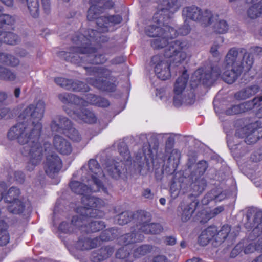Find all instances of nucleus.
Wrapping results in <instances>:
<instances>
[{"instance_id": "obj_1", "label": "nucleus", "mask_w": 262, "mask_h": 262, "mask_svg": "<svg viewBox=\"0 0 262 262\" xmlns=\"http://www.w3.org/2000/svg\"><path fill=\"white\" fill-rule=\"evenodd\" d=\"M45 103L38 101L36 105H30L19 115L20 120H26L18 123L8 133L10 140H17L18 143L26 145L21 150V154L29 158L26 168L32 171L39 164L43 158V151L47 153L45 166L46 173L50 178H54L62 167L59 157L55 153H50L51 145L43 144L44 149L40 141L42 124L40 122L43 116Z\"/></svg>"}, {"instance_id": "obj_2", "label": "nucleus", "mask_w": 262, "mask_h": 262, "mask_svg": "<svg viewBox=\"0 0 262 262\" xmlns=\"http://www.w3.org/2000/svg\"><path fill=\"white\" fill-rule=\"evenodd\" d=\"M122 20L119 15L104 16L98 19V31L89 29L83 33H77L73 38L72 41L76 46L70 48L69 52L61 51L59 56L68 61L74 64L89 63L103 64L107 59L105 55L97 52L96 43L105 42L107 39L99 32H106L108 26L120 23Z\"/></svg>"}, {"instance_id": "obj_3", "label": "nucleus", "mask_w": 262, "mask_h": 262, "mask_svg": "<svg viewBox=\"0 0 262 262\" xmlns=\"http://www.w3.org/2000/svg\"><path fill=\"white\" fill-rule=\"evenodd\" d=\"M254 62L251 54L245 53L242 58L239 56L238 50L235 47L230 48L225 56L222 69L218 66L208 69L197 70L192 78L203 84L209 85L222 74L224 81L229 84L234 83L243 71H249Z\"/></svg>"}, {"instance_id": "obj_4", "label": "nucleus", "mask_w": 262, "mask_h": 262, "mask_svg": "<svg viewBox=\"0 0 262 262\" xmlns=\"http://www.w3.org/2000/svg\"><path fill=\"white\" fill-rule=\"evenodd\" d=\"M163 30L152 40L151 45L154 49H162L167 47L165 50L164 56L170 58L177 66L181 64L187 57L185 50L189 48L186 40H176L169 42V40L177 36V32L173 28L168 25L163 26Z\"/></svg>"}, {"instance_id": "obj_5", "label": "nucleus", "mask_w": 262, "mask_h": 262, "mask_svg": "<svg viewBox=\"0 0 262 262\" xmlns=\"http://www.w3.org/2000/svg\"><path fill=\"white\" fill-rule=\"evenodd\" d=\"M139 215L140 222L137 223V229L132 230L131 233L126 234L124 237L125 243L140 242L144 238L143 233L147 234H159L163 230V226L159 223H150L151 214H133Z\"/></svg>"}, {"instance_id": "obj_6", "label": "nucleus", "mask_w": 262, "mask_h": 262, "mask_svg": "<svg viewBox=\"0 0 262 262\" xmlns=\"http://www.w3.org/2000/svg\"><path fill=\"white\" fill-rule=\"evenodd\" d=\"M88 75L95 76L97 78H88L86 82L92 86L102 91L112 92L115 89V84L107 81L110 79L111 72L103 67H83Z\"/></svg>"}, {"instance_id": "obj_7", "label": "nucleus", "mask_w": 262, "mask_h": 262, "mask_svg": "<svg viewBox=\"0 0 262 262\" xmlns=\"http://www.w3.org/2000/svg\"><path fill=\"white\" fill-rule=\"evenodd\" d=\"M182 15L185 22L189 20L199 23L204 27L209 25L212 18V12L208 10H202L200 7L192 5L183 8Z\"/></svg>"}, {"instance_id": "obj_8", "label": "nucleus", "mask_w": 262, "mask_h": 262, "mask_svg": "<svg viewBox=\"0 0 262 262\" xmlns=\"http://www.w3.org/2000/svg\"><path fill=\"white\" fill-rule=\"evenodd\" d=\"M89 214H78L72 217L75 225H78L81 233H95L99 232L105 228L104 222L101 221H93ZM90 215L91 214H90Z\"/></svg>"}, {"instance_id": "obj_9", "label": "nucleus", "mask_w": 262, "mask_h": 262, "mask_svg": "<svg viewBox=\"0 0 262 262\" xmlns=\"http://www.w3.org/2000/svg\"><path fill=\"white\" fill-rule=\"evenodd\" d=\"M208 168L205 161H201L191 167L190 178L192 183L191 187L195 195H198L204 190L206 186V180L202 177Z\"/></svg>"}, {"instance_id": "obj_10", "label": "nucleus", "mask_w": 262, "mask_h": 262, "mask_svg": "<svg viewBox=\"0 0 262 262\" xmlns=\"http://www.w3.org/2000/svg\"><path fill=\"white\" fill-rule=\"evenodd\" d=\"M89 186L77 181H71L69 186L71 190L75 193L85 195L86 193L103 191L107 193V189L104 186L101 181L97 180L92 176V180L87 179Z\"/></svg>"}, {"instance_id": "obj_11", "label": "nucleus", "mask_w": 262, "mask_h": 262, "mask_svg": "<svg viewBox=\"0 0 262 262\" xmlns=\"http://www.w3.org/2000/svg\"><path fill=\"white\" fill-rule=\"evenodd\" d=\"M20 190L15 187H11L4 196V201L7 204L8 211L10 213H22L26 206L29 207V202H24L19 199Z\"/></svg>"}, {"instance_id": "obj_12", "label": "nucleus", "mask_w": 262, "mask_h": 262, "mask_svg": "<svg viewBox=\"0 0 262 262\" xmlns=\"http://www.w3.org/2000/svg\"><path fill=\"white\" fill-rule=\"evenodd\" d=\"M188 80V76L185 73H183L182 75L178 77L174 85V93L176 96L173 98V103L176 105H180L182 101L191 104L193 103L195 99V95L193 91L191 89L188 93V96L184 94L182 97L181 100H178L177 97L181 95L186 88V84Z\"/></svg>"}, {"instance_id": "obj_13", "label": "nucleus", "mask_w": 262, "mask_h": 262, "mask_svg": "<svg viewBox=\"0 0 262 262\" xmlns=\"http://www.w3.org/2000/svg\"><path fill=\"white\" fill-rule=\"evenodd\" d=\"M241 231V227L239 225L235 226L231 229V226L228 224L223 225L220 230L216 227V231L213 241L211 243L214 247H217L222 245L227 239L233 242L238 236Z\"/></svg>"}, {"instance_id": "obj_14", "label": "nucleus", "mask_w": 262, "mask_h": 262, "mask_svg": "<svg viewBox=\"0 0 262 262\" xmlns=\"http://www.w3.org/2000/svg\"><path fill=\"white\" fill-rule=\"evenodd\" d=\"M169 61L171 64H169L168 61H166L162 56L156 55L154 56L151 59V63L155 66V72L157 77L162 80H165L168 79L171 76V73L170 71V66L173 64V66H176L175 63L172 61ZM180 64H178V66Z\"/></svg>"}, {"instance_id": "obj_15", "label": "nucleus", "mask_w": 262, "mask_h": 262, "mask_svg": "<svg viewBox=\"0 0 262 262\" xmlns=\"http://www.w3.org/2000/svg\"><path fill=\"white\" fill-rule=\"evenodd\" d=\"M162 5L164 7L155 14V20L162 21L163 19L169 20L171 15L179 8L178 0H162Z\"/></svg>"}, {"instance_id": "obj_16", "label": "nucleus", "mask_w": 262, "mask_h": 262, "mask_svg": "<svg viewBox=\"0 0 262 262\" xmlns=\"http://www.w3.org/2000/svg\"><path fill=\"white\" fill-rule=\"evenodd\" d=\"M92 193H86L81 198V206H77L74 211L77 213H83L89 209L99 208L104 205V201L99 198L92 195Z\"/></svg>"}, {"instance_id": "obj_17", "label": "nucleus", "mask_w": 262, "mask_h": 262, "mask_svg": "<svg viewBox=\"0 0 262 262\" xmlns=\"http://www.w3.org/2000/svg\"><path fill=\"white\" fill-rule=\"evenodd\" d=\"M260 127L254 128L251 125L238 129L235 133V136L241 138H245V142L248 144L255 143L259 139L262 138L260 136Z\"/></svg>"}, {"instance_id": "obj_18", "label": "nucleus", "mask_w": 262, "mask_h": 262, "mask_svg": "<svg viewBox=\"0 0 262 262\" xmlns=\"http://www.w3.org/2000/svg\"><path fill=\"white\" fill-rule=\"evenodd\" d=\"M151 143L144 145L143 146V153H138L136 156L135 163L139 166L141 171L145 162H147V157H150L152 154L151 147L153 149L156 150L158 147L159 143L155 137H151Z\"/></svg>"}, {"instance_id": "obj_19", "label": "nucleus", "mask_w": 262, "mask_h": 262, "mask_svg": "<svg viewBox=\"0 0 262 262\" xmlns=\"http://www.w3.org/2000/svg\"><path fill=\"white\" fill-rule=\"evenodd\" d=\"M253 214H246L248 222L245 223V227L249 230L252 229L250 233V237H258L262 233V214H254L253 223H249Z\"/></svg>"}, {"instance_id": "obj_20", "label": "nucleus", "mask_w": 262, "mask_h": 262, "mask_svg": "<svg viewBox=\"0 0 262 262\" xmlns=\"http://www.w3.org/2000/svg\"><path fill=\"white\" fill-rule=\"evenodd\" d=\"M72 127L71 121L65 117L57 116L51 123L53 132L66 133Z\"/></svg>"}, {"instance_id": "obj_21", "label": "nucleus", "mask_w": 262, "mask_h": 262, "mask_svg": "<svg viewBox=\"0 0 262 262\" xmlns=\"http://www.w3.org/2000/svg\"><path fill=\"white\" fill-rule=\"evenodd\" d=\"M67 113L74 119L85 123H93L96 122V118L93 113L90 111L82 108L80 111H70Z\"/></svg>"}, {"instance_id": "obj_22", "label": "nucleus", "mask_w": 262, "mask_h": 262, "mask_svg": "<svg viewBox=\"0 0 262 262\" xmlns=\"http://www.w3.org/2000/svg\"><path fill=\"white\" fill-rule=\"evenodd\" d=\"M53 143L56 150L60 154L68 155L72 151V147L71 143L62 136L55 135L54 137Z\"/></svg>"}, {"instance_id": "obj_23", "label": "nucleus", "mask_w": 262, "mask_h": 262, "mask_svg": "<svg viewBox=\"0 0 262 262\" xmlns=\"http://www.w3.org/2000/svg\"><path fill=\"white\" fill-rule=\"evenodd\" d=\"M114 248L107 246L93 251L91 255V260L93 262H101L109 258L114 253Z\"/></svg>"}, {"instance_id": "obj_24", "label": "nucleus", "mask_w": 262, "mask_h": 262, "mask_svg": "<svg viewBox=\"0 0 262 262\" xmlns=\"http://www.w3.org/2000/svg\"><path fill=\"white\" fill-rule=\"evenodd\" d=\"M98 245V237L91 238L83 235L79 237L75 244L76 248L81 251L89 250L96 248Z\"/></svg>"}, {"instance_id": "obj_25", "label": "nucleus", "mask_w": 262, "mask_h": 262, "mask_svg": "<svg viewBox=\"0 0 262 262\" xmlns=\"http://www.w3.org/2000/svg\"><path fill=\"white\" fill-rule=\"evenodd\" d=\"M155 16H154L152 23L155 24H151L147 26L145 28V33L151 37H156L158 35H159V34L163 31V26L167 25L166 24L168 23V20L163 19L161 21H157L155 20Z\"/></svg>"}, {"instance_id": "obj_26", "label": "nucleus", "mask_w": 262, "mask_h": 262, "mask_svg": "<svg viewBox=\"0 0 262 262\" xmlns=\"http://www.w3.org/2000/svg\"><path fill=\"white\" fill-rule=\"evenodd\" d=\"M215 231V226H209L203 230L198 237L199 245L205 246L211 241L212 242L214 238Z\"/></svg>"}, {"instance_id": "obj_27", "label": "nucleus", "mask_w": 262, "mask_h": 262, "mask_svg": "<svg viewBox=\"0 0 262 262\" xmlns=\"http://www.w3.org/2000/svg\"><path fill=\"white\" fill-rule=\"evenodd\" d=\"M3 25L0 27V46L2 43H5L11 45H15L19 41V38L15 34L6 31L5 26Z\"/></svg>"}, {"instance_id": "obj_28", "label": "nucleus", "mask_w": 262, "mask_h": 262, "mask_svg": "<svg viewBox=\"0 0 262 262\" xmlns=\"http://www.w3.org/2000/svg\"><path fill=\"white\" fill-rule=\"evenodd\" d=\"M259 91V87L258 85H249L236 93L234 97L237 100H245L255 95Z\"/></svg>"}, {"instance_id": "obj_29", "label": "nucleus", "mask_w": 262, "mask_h": 262, "mask_svg": "<svg viewBox=\"0 0 262 262\" xmlns=\"http://www.w3.org/2000/svg\"><path fill=\"white\" fill-rule=\"evenodd\" d=\"M212 18H211L209 25L215 21L213 25L214 31L219 34H225L227 32L229 29V25L227 21L224 19L219 18L217 14H213L212 13Z\"/></svg>"}, {"instance_id": "obj_30", "label": "nucleus", "mask_w": 262, "mask_h": 262, "mask_svg": "<svg viewBox=\"0 0 262 262\" xmlns=\"http://www.w3.org/2000/svg\"><path fill=\"white\" fill-rule=\"evenodd\" d=\"M105 169L108 174L114 179L119 178L125 171L123 163L117 162H113L111 164H107Z\"/></svg>"}, {"instance_id": "obj_31", "label": "nucleus", "mask_w": 262, "mask_h": 262, "mask_svg": "<svg viewBox=\"0 0 262 262\" xmlns=\"http://www.w3.org/2000/svg\"><path fill=\"white\" fill-rule=\"evenodd\" d=\"M59 99L64 104H74L76 105H84L85 102L83 99L71 93H63L58 95Z\"/></svg>"}, {"instance_id": "obj_32", "label": "nucleus", "mask_w": 262, "mask_h": 262, "mask_svg": "<svg viewBox=\"0 0 262 262\" xmlns=\"http://www.w3.org/2000/svg\"><path fill=\"white\" fill-rule=\"evenodd\" d=\"M240 243L243 244L242 248L243 252L246 254L253 253L256 250L258 251L262 250L261 248V242H258V241L257 243H256L253 238L249 239L245 238L240 241Z\"/></svg>"}, {"instance_id": "obj_33", "label": "nucleus", "mask_w": 262, "mask_h": 262, "mask_svg": "<svg viewBox=\"0 0 262 262\" xmlns=\"http://www.w3.org/2000/svg\"><path fill=\"white\" fill-rule=\"evenodd\" d=\"M88 166L89 174L91 176L90 180H92V176H94L99 181H100L99 178H102L104 177V174L96 160L90 159L89 161Z\"/></svg>"}, {"instance_id": "obj_34", "label": "nucleus", "mask_w": 262, "mask_h": 262, "mask_svg": "<svg viewBox=\"0 0 262 262\" xmlns=\"http://www.w3.org/2000/svg\"><path fill=\"white\" fill-rule=\"evenodd\" d=\"M139 215H134L133 214H118L116 219L117 220V223L120 225H124L128 224L131 222L135 225L136 226L134 227V229H137V223L140 222V219H138Z\"/></svg>"}, {"instance_id": "obj_35", "label": "nucleus", "mask_w": 262, "mask_h": 262, "mask_svg": "<svg viewBox=\"0 0 262 262\" xmlns=\"http://www.w3.org/2000/svg\"><path fill=\"white\" fill-rule=\"evenodd\" d=\"M8 228V224L4 220L0 219V246H5L9 243Z\"/></svg>"}, {"instance_id": "obj_36", "label": "nucleus", "mask_w": 262, "mask_h": 262, "mask_svg": "<svg viewBox=\"0 0 262 262\" xmlns=\"http://www.w3.org/2000/svg\"><path fill=\"white\" fill-rule=\"evenodd\" d=\"M0 63L7 66L16 67L19 64L20 61L15 56L5 53H0Z\"/></svg>"}, {"instance_id": "obj_37", "label": "nucleus", "mask_w": 262, "mask_h": 262, "mask_svg": "<svg viewBox=\"0 0 262 262\" xmlns=\"http://www.w3.org/2000/svg\"><path fill=\"white\" fill-rule=\"evenodd\" d=\"M126 235V234L122 235L120 240V242L123 245V246L119 248L116 253V257L117 258L119 259H125L128 258L130 254V252L128 250L129 245L136 242H130L129 243H125V239L124 237Z\"/></svg>"}, {"instance_id": "obj_38", "label": "nucleus", "mask_w": 262, "mask_h": 262, "mask_svg": "<svg viewBox=\"0 0 262 262\" xmlns=\"http://www.w3.org/2000/svg\"><path fill=\"white\" fill-rule=\"evenodd\" d=\"M103 13V8L97 5H92L88 11L87 18L89 20H96L98 25V19L100 18H104V16H101Z\"/></svg>"}, {"instance_id": "obj_39", "label": "nucleus", "mask_w": 262, "mask_h": 262, "mask_svg": "<svg viewBox=\"0 0 262 262\" xmlns=\"http://www.w3.org/2000/svg\"><path fill=\"white\" fill-rule=\"evenodd\" d=\"M253 3L247 10V15L251 19H255L262 14V2L260 1Z\"/></svg>"}, {"instance_id": "obj_40", "label": "nucleus", "mask_w": 262, "mask_h": 262, "mask_svg": "<svg viewBox=\"0 0 262 262\" xmlns=\"http://www.w3.org/2000/svg\"><path fill=\"white\" fill-rule=\"evenodd\" d=\"M17 79V75L13 70L0 66V80L8 82H12Z\"/></svg>"}, {"instance_id": "obj_41", "label": "nucleus", "mask_w": 262, "mask_h": 262, "mask_svg": "<svg viewBox=\"0 0 262 262\" xmlns=\"http://www.w3.org/2000/svg\"><path fill=\"white\" fill-rule=\"evenodd\" d=\"M198 203L199 202L196 200L193 201L184 200L180 204L179 208L181 209V210L184 212L194 213Z\"/></svg>"}, {"instance_id": "obj_42", "label": "nucleus", "mask_w": 262, "mask_h": 262, "mask_svg": "<svg viewBox=\"0 0 262 262\" xmlns=\"http://www.w3.org/2000/svg\"><path fill=\"white\" fill-rule=\"evenodd\" d=\"M154 246L148 244L142 245L134 250L133 255L135 258H139L151 252Z\"/></svg>"}, {"instance_id": "obj_43", "label": "nucleus", "mask_w": 262, "mask_h": 262, "mask_svg": "<svg viewBox=\"0 0 262 262\" xmlns=\"http://www.w3.org/2000/svg\"><path fill=\"white\" fill-rule=\"evenodd\" d=\"M58 229L61 233L70 234L75 232L77 229L79 230V227L78 225H75L72 220L70 223L62 222L60 223Z\"/></svg>"}, {"instance_id": "obj_44", "label": "nucleus", "mask_w": 262, "mask_h": 262, "mask_svg": "<svg viewBox=\"0 0 262 262\" xmlns=\"http://www.w3.org/2000/svg\"><path fill=\"white\" fill-rule=\"evenodd\" d=\"M224 41V39L223 37H219L217 40L215 41L210 48V54L217 61L220 60L222 58V54L219 51V49L221 47V44L219 43V42L223 43Z\"/></svg>"}, {"instance_id": "obj_45", "label": "nucleus", "mask_w": 262, "mask_h": 262, "mask_svg": "<svg viewBox=\"0 0 262 262\" xmlns=\"http://www.w3.org/2000/svg\"><path fill=\"white\" fill-rule=\"evenodd\" d=\"M25 2L27 3L30 14L33 17H38L39 11V0H25Z\"/></svg>"}, {"instance_id": "obj_46", "label": "nucleus", "mask_w": 262, "mask_h": 262, "mask_svg": "<svg viewBox=\"0 0 262 262\" xmlns=\"http://www.w3.org/2000/svg\"><path fill=\"white\" fill-rule=\"evenodd\" d=\"M262 101V95L259 97H255L251 101H248L241 103L243 112L252 110L259 105V103Z\"/></svg>"}, {"instance_id": "obj_47", "label": "nucleus", "mask_w": 262, "mask_h": 262, "mask_svg": "<svg viewBox=\"0 0 262 262\" xmlns=\"http://www.w3.org/2000/svg\"><path fill=\"white\" fill-rule=\"evenodd\" d=\"M115 229L114 228L106 229L103 231L99 238V243L100 245V241H111L115 238L116 235L114 233Z\"/></svg>"}, {"instance_id": "obj_48", "label": "nucleus", "mask_w": 262, "mask_h": 262, "mask_svg": "<svg viewBox=\"0 0 262 262\" xmlns=\"http://www.w3.org/2000/svg\"><path fill=\"white\" fill-rule=\"evenodd\" d=\"M217 214H195L193 220L198 224L204 225L209 220L214 217Z\"/></svg>"}, {"instance_id": "obj_49", "label": "nucleus", "mask_w": 262, "mask_h": 262, "mask_svg": "<svg viewBox=\"0 0 262 262\" xmlns=\"http://www.w3.org/2000/svg\"><path fill=\"white\" fill-rule=\"evenodd\" d=\"M118 151L120 155L123 157L124 161H129L130 160V152L127 146L123 141H120L118 145Z\"/></svg>"}, {"instance_id": "obj_50", "label": "nucleus", "mask_w": 262, "mask_h": 262, "mask_svg": "<svg viewBox=\"0 0 262 262\" xmlns=\"http://www.w3.org/2000/svg\"><path fill=\"white\" fill-rule=\"evenodd\" d=\"M70 86L71 87L70 90L77 92H88L90 89L86 84L78 80H72Z\"/></svg>"}, {"instance_id": "obj_51", "label": "nucleus", "mask_w": 262, "mask_h": 262, "mask_svg": "<svg viewBox=\"0 0 262 262\" xmlns=\"http://www.w3.org/2000/svg\"><path fill=\"white\" fill-rule=\"evenodd\" d=\"M72 79H67L63 77L55 78L54 82L59 86L66 90L71 89V84Z\"/></svg>"}, {"instance_id": "obj_52", "label": "nucleus", "mask_w": 262, "mask_h": 262, "mask_svg": "<svg viewBox=\"0 0 262 262\" xmlns=\"http://www.w3.org/2000/svg\"><path fill=\"white\" fill-rule=\"evenodd\" d=\"M180 158V152L177 149H173L170 156H169L168 161L172 164L173 169H176L177 165L178 164Z\"/></svg>"}, {"instance_id": "obj_53", "label": "nucleus", "mask_w": 262, "mask_h": 262, "mask_svg": "<svg viewBox=\"0 0 262 262\" xmlns=\"http://www.w3.org/2000/svg\"><path fill=\"white\" fill-rule=\"evenodd\" d=\"M66 133L69 138L73 141L79 142L81 140V135L75 128L72 127Z\"/></svg>"}, {"instance_id": "obj_54", "label": "nucleus", "mask_w": 262, "mask_h": 262, "mask_svg": "<svg viewBox=\"0 0 262 262\" xmlns=\"http://www.w3.org/2000/svg\"><path fill=\"white\" fill-rule=\"evenodd\" d=\"M242 113H243V110H242L241 104L232 105L226 111V114L229 115H233Z\"/></svg>"}, {"instance_id": "obj_55", "label": "nucleus", "mask_w": 262, "mask_h": 262, "mask_svg": "<svg viewBox=\"0 0 262 262\" xmlns=\"http://www.w3.org/2000/svg\"><path fill=\"white\" fill-rule=\"evenodd\" d=\"M243 244L242 243H240V242L236 245V246L234 247V248L232 250L230 257L231 258H235L239 254H240L243 250Z\"/></svg>"}, {"instance_id": "obj_56", "label": "nucleus", "mask_w": 262, "mask_h": 262, "mask_svg": "<svg viewBox=\"0 0 262 262\" xmlns=\"http://www.w3.org/2000/svg\"><path fill=\"white\" fill-rule=\"evenodd\" d=\"M99 96H96L92 94H88L86 95V101L83 100L86 102L84 105H82V106H84L87 105L88 104H91L93 105H95L97 103L98 101Z\"/></svg>"}, {"instance_id": "obj_57", "label": "nucleus", "mask_w": 262, "mask_h": 262, "mask_svg": "<svg viewBox=\"0 0 262 262\" xmlns=\"http://www.w3.org/2000/svg\"><path fill=\"white\" fill-rule=\"evenodd\" d=\"M191 30V28L188 24H184L183 26L179 29L177 32V35L180 34L182 35H186L188 34Z\"/></svg>"}, {"instance_id": "obj_58", "label": "nucleus", "mask_w": 262, "mask_h": 262, "mask_svg": "<svg viewBox=\"0 0 262 262\" xmlns=\"http://www.w3.org/2000/svg\"><path fill=\"white\" fill-rule=\"evenodd\" d=\"M14 178L18 182L22 183L25 179V174L22 171H15Z\"/></svg>"}, {"instance_id": "obj_59", "label": "nucleus", "mask_w": 262, "mask_h": 262, "mask_svg": "<svg viewBox=\"0 0 262 262\" xmlns=\"http://www.w3.org/2000/svg\"><path fill=\"white\" fill-rule=\"evenodd\" d=\"M96 105L99 107H107L109 105V102L107 99L99 97Z\"/></svg>"}, {"instance_id": "obj_60", "label": "nucleus", "mask_w": 262, "mask_h": 262, "mask_svg": "<svg viewBox=\"0 0 262 262\" xmlns=\"http://www.w3.org/2000/svg\"><path fill=\"white\" fill-rule=\"evenodd\" d=\"M251 53L257 56H262V47L259 46H253L250 48Z\"/></svg>"}, {"instance_id": "obj_61", "label": "nucleus", "mask_w": 262, "mask_h": 262, "mask_svg": "<svg viewBox=\"0 0 262 262\" xmlns=\"http://www.w3.org/2000/svg\"><path fill=\"white\" fill-rule=\"evenodd\" d=\"M165 243L167 245L173 246L176 243V238L172 236H166Z\"/></svg>"}, {"instance_id": "obj_62", "label": "nucleus", "mask_w": 262, "mask_h": 262, "mask_svg": "<svg viewBox=\"0 0 262 262\" xmlns=\"http://www.w3.org/2000/svg\"><path fill=\"white\" fill-rule=\"evenodd\" d=\"M7 186L5 182L0 183V201L4 197V193L6 191Z\"/></svg>"}, {"instance_id": "obj_63", "label": "nucleus", "mask_w": 262, "mask_h": 262, "mask_svg": "<svg viewBox=\"0 0 262 262\" xmlns=\"http://www.w3.org/2000/svg\"><path fill=\"white\" fill-rule=\"evenodd\" d=\"M114 6V2L111 0L107 1L105 2L103 6H102V8H103V13L104 12L105 10L106 9H111Z\"/></svg>"}, {"instance_id": "obj_64", "label": "nucleus", "mask_w": 262, "mask_h": 262, "mask_svg": "<svg viewBox=\"0 0 262 262\" xmlns=\"http://www.w3.org/2000/svg\"><path fill=\"white\" fill-rule=\"evenodd\" d=\"M42 7L46 12H48L50 9V0H41Z\"/></svg>"}]
</instances>
